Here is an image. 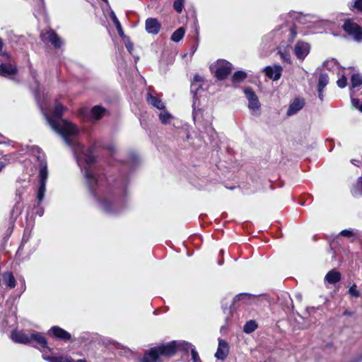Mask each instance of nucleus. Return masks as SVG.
<instances>
[{"mask_svg":"<svg viewBox=\"0 0 362 362\" xmlns=\"http://www.w3.org/2000/svg\"><path fill=\"white\" fill-rule=\"evenodd\" d=\"M341 236L351 238L354 235V233L351 229H345L340 232L339 233Z\"/></svg>","mask_w":362,"mask_h":362,"instance_id":"nucleus-40","label":"nucleus"},{"mask_svg":"<svg viewBox=\"0 0 362 362\" xmlns=\"http://www.w3.org/2000/svg\"><path fill=\"white\" fill-rule=\"evenodd\" d=\"M40 216H42L44 213V210L42 209H39L36 212Z\"/></svg>","mask_w":362,"mask_h":362,"instance_id":"nucleus-50","label":"nucleus"},{"mask_svg":"<svg viewBox=\"0 0 362 362\" xmlns=\"http://www.w3.org/2000/svg\"><path fill=\"white\" fill-rule=\"evenodd\" d=\"M40 37L44 42H50L56 48H59L63 45L62 40L51 29L42 32Z\"/></svg>","mask_w":362,"mask_h":362,"instance_id":"nucleus-9","label":"nucleus"},{"mask_svg":"<svg viewBox=\"0 0 362 362\" xmlns=\"http://www.w3.org/2000/svg\"><path fill=\"white\" fill-rule=\"evenodd\" d=\"M30 73H31V74L33 75V78H34V77H35V76H34V73H33V71L32 70L30 71Z\"/></svg>","mask_w":362,"mask_h":362,"instance_id":"nucleus-58","label":"nucleus"},{"mask_svg":"<svg viewBox=\"0 0 362 362\" xmlns=\"http://www.w3.org/2000/svg\"><path fill=\"white\" fill-rule=\"evenodd\" d=\"M174 349L167 343H162L145 351L140 362H163V358L173 356Z\"/></svg>","mask_w":362,"mask_h":362,"instance_id":"nucleus-3","label":"nucleus"},{"mask_svg":"<svg viewBox=\"0 0 362 362\" xmlns=\"http://www.w3.org/2000/svg\"><path fill=\"white\" fill-rule=\"evenodd\" d=\"M357 184L361 185V187L362 188V177H358V179H357Z\"/></svg>","mask_w":362,"mask_h":362,"instance_id":"nucleus-51","label":"nucleus"},{"mask_svg":"<svg viewBox=\"0 0 362 362\" xmlns=\"http://www.w3.org/2000/svg\"><path fill=\"white\" fill-rule=\"evenodd\" d=\"M348 293L354 298H358L360 296L359 291L356 289V285L353 284L349 289Z\"/></svg>","mask_w":362,"mask_h":362,"instance_id":"nucleus-38","label":"nucleus"},{"mask_svg":"<svg viewBox=\"0 0 362 362\" xmlns=\"http://www.w3.org/2000/svg\"><path fill=\"white\" fill-rule=\"evenodd\" d=\"M298 298H299V300H300L301 299V295L300 294L298 295Z\"/></svg>","mask_w":362,"mask_h":362,"instance_id":"nucleus-60","label":"nucleus"},{"mask_svg":"<svg viewBox=\"0 0 362 362\" xmlns=\"http://www.w3.org/2000/svg\"><path fill=\"white\" fill-rule=\"evenodd\" d=\"M185 0H175L173 3L174 9L179 13L182 11Z\"/></svg>","mask_w":362,"mask_h":362,"instance_id":"nucleus-36","label":"nucleus"},{"mask_svg":"<svg viewBox=\"0 0 362 362\" xmlns=\"http://www.w3.org/2000/svg\"><path fill=\"white\" fill-rule=\"evenodd\" d=\"M337 83L339 88H343L346 86V83H347L346 78L343 74L342 76L337 80Z\"/></svg>","mask_w":362,"mask_h":362,"instance_id":"nucleus-39","label":"nucleus"},{"mask_svg":"<svg viewBox=\"0 0 362 362\" xmlns=\"http://www.w3.org/2000/svg\"><path fill=\"white\" fill-rule=\"evenodd\" d=\"M203 81V77L199 75H194L193 77V81L192 82H197L201 83Z\"/></svg>","mask_w":362,"mask_h":362,"instance_id":"nucleus-46","label":"nucleus"},{"mask_svg":"<svg viewBox=\"0 0 362 362\" xmlns=\"http://www.w3.org/2000/svg\"><path fill=\"white\" fill-rule=\"evenodd\" d=\"M195 103H196V102L194 101L193 105H192V107H193L192 116H193V118L194 120L199 116V110H196Z\"/></svg>","mask_w":362,"mask_h":362,"instance_id":"nucleus-44","label":"nucleus"},{"mask_svg":"<svg viewBox=\"0 0 362 362\" xmlns=\"http://www.w3.org/2000/svg\"><path fill=\"white\" fill-rule=\"evenodd\" d=\"M282 59L288 63H291L290 55L286 52H279Z\"/></svg>","mask_w":362,"mask_h":362,"instance_id":"nucleus-42","label":"nucleus"},{"mask_svg":"<svg viewBox=\"0 0 362 362\" xmlns=\"http://www.w3.org/2000/svg\"><path fill=\"white\" fill-rule=\"evenodd\" d=\"M115 28H116V30L118 33V35H119V37L122 38L123 42L124 43L127 49L128 50V52L130 54H132V51L134 49V45L131 42L129 37L124 34L122 27V25L115 16Z\"/></svg>","mask_w":362,"mask_h":362,"instance_id":"nucleus-10","label":"nucleus"},{"mask_svg":"<svg viewBox=\"0 0 362 362\" xmlns=\"http://www.w3.org/2000/svg\"><path fill=\"white\" fill-rule=\"evenodd\" d=\"M342 28L351 39L358 42H362V28L353 20H346Z\"/></svg>","mask_w":362,"mask_h":362,"instance_id":"nucleus-6","label":"nucleus"},{"mask_svg":"<svg viewBox=\"0 0 362 362\" xmlns=\"http://www.w3.org/2000/svg\"><path fill=\"white\" fill-rule=\"evenodd\" d=\"M11 337L16 343H30V334H25L23 331L14 330L11 332Z\"/></svg>","mask_w":362,"mask_h":362,"instance_id":"nucleus-17","label":"nucleus"},{"mask_svg":"<svg viewBox=\"0 0 362 362\" xmlns=\"http://www.w3.org/2000/svg\"><path fill=\"white\" fill-rule=\"evenodd\" d=\"M114 349L115 353L117 352L118 354L121 356H127L130 353V350L128 348L124 347L121 344L116 343L115 341Z\"/></svg>","mask_w":362,"mask_h":362,"instance_id":"nucleus-33","label":"nucleus"},{"mask_svg":"<svg viewBox=\"0 0 362 362\" xmlns=\"http://www.w3.org/2000/svg\"><path fill=\"white\" fill-rule=\"evenodd\" d=\"M168 345L173 346L174 351L173 356L175 355L177 351L180 349L183 350L185 352H188L189 350L192 351V349H194V346L185 341H172L167 343Z\"/></svg>","mask_w":362,"mask_h":362,"instance_id":"nucleus-14","label":"nucleus"},{"mask_svg":"<svg viewBox=\"0 0 362 362\" xmlns=\"http://www.w3.org/2000/svg\"><path fill=\"white\" fill-rule=\"evenodd\" d=\"M351 91L355 88H362V75L359 74H354L351 78Z\"/></svg>","mask_w":362,"mask_h":362,"instance_id":"nucleus-27","label":"nucleus"},{"mask_svg":"<svg viewBox=\"0 0 362 362\" xmlns=\"http://www.w3.org/2000/svg\"><path fill=\"white\" fill-rule=\"evenodd\" d=\"M33 341H35L42 349H48L47 346V340L41 333L36 332L30 333V342Z\"/></svg>","mask_w":362,"mask_h":362,"instance_id":"nucleus-23","label":"nucleus"},{"mask_svg":"<svg viewBox=\"0 0 362 362\" xmlns=\"http://www.w3.org/2000/svg\"><path fill=\"white\" fill-rule=\"evenodd\" d=\"M191 355L192 360L193 361V362H201L199 354L197 351L195 350V349H192Z\"/></svg>","mask_w":362,"mask_h":362,"instance_id":"nucleus-41","label":"nucleus"},{"mask_svg":"<svg viewBox=\"0 0 362 362\" xmlns=\"http://www.w3.org/2000/svg\"><path fill=\"white\" fill-rule=\"evenodd\" d=\"M341 279V273L335 269H332L329 271L325 277V280L330 284H334L339 281H340Z\"/></svg>","mask_w":362,"mask_h":362,"instance_id":"nucleus-24","label":"nucleus"},{"mask_svg":"<svg viewBox=\"0 0 362 362\" xmlns=\"http://www.w3.org/2000/svg\"><path fill=\"white\" fill-rule=\"evenodd\" d=\"M103 14H104V16L106 19V23L107 24H106L105 22L103 23V25L105 26H106L107 30H108V33L110 34H111V31H110V29L108 28L109 25H110L111 23L113 22V11H112V9L110 8H109L108 9L105 10V7H103Z\"/></svg>","mask_w":362,"mask_h":362,"instance_id":"nucleus-26","label":"nucleus"},{"mask_svg":"<svg viewBox=\"0 0 362 362\" xmlns=\"http://www.w3.org/2000/svg\"><path fill=\"white\" fill-rule=\"evenodd\" d=\"M160 23L154 18H149L146 20L145 27L148 33L156 35L160 29Z\"/></svg>","mask_w":362,"mask_h":362,"instance_id":"nucleus-16","label":"nucleus"},{"mask_svg":"<svg viewBox=\"0 0 362 362\" xmlns=\"http://www.w3.org/2000/svg\"><path fill=\"white\" fill-rule=\"evenodd\" d=\"M354 91L351 90L350 92V96L351 99V105L356 109H358L361 112H362V103L360 102L359 99L354 98Z\"/></svg>","mask_w":362,"mask_h":362,"instance_id":"nucleus-35","label":"nucleus"},{"mask_svg":"<svg viewBox=\"0 0 362 362\" xmlns=\"http://www.w3.org/2000/svg\"><path fill=\"white\" fill-rule=\"evenodd\" d=\"M354 6L358 11H362V0H356Z\"/></svg>","mask_w":362,"mask_h":362,"instance_id":"nucleus-43","label":"nucleus"},{"mask_svg":"<svg viewBox=\"0 0 362 362\" xmlns=\"http://www.w3.org/2000/svg\"><path fill=\"white\" fill-rule=\"evenodd\" d=\"M47 175H48V173H47V167L46 166L42 167L40 170V173H39L40 187H39L38 191L45 193L46 181L47 179Z\"/></svg>","mask_w":362,"mask_h":362,"instance_id":"nucleus-25","label":"nucleus"},{"mask_svg":"<svg viewBox=\"0 0 362 362\" xmlns=\"http://www.w3.org/2000/svg\"><path fill=\"white\" fill-rule=\"evenodd\" d=\"M351 163H352L354 165H356V166H358V163H359V161H358V160H355V159H353V160H351Z\"/></svg>","mask_w":362,"mask_h":362,"instance_id":"nucleus-52","label":"nucleus"},{"mask_svg":"<svg viewBox=\"0 0 362 362\" xmlns=\"http://www.w3.org/2000/svg\"><path fill=\"white\" fill-rule=\"evenodd\" d=\"M44 197H45V193L44 192L37 191V198L38 199V202H39L38 204H39L43 200Z\"/></svg>","mask_w":362,"mask_h":362,"instance_id":"nucleus-45","label":"nucleus"},{"mask_svg":"<svg viewBox=\"0 0 362 362\" xmlns=\"http://www.w3.org/2000/svg\"><path fill=\"white\" fill-rule=\"evenodd\" d=\"M208 133H210L211 134H212L214 133L215 134L214 129L212 127H209ZM211 136H213V135H211Z\"/></svg>","mask_w":362,"mask_h":362,"instance_id":"nucleus-53","label":"nucleus"},{"mask_svg":"<svg viewBox=\"0 0 362 362\" xmlns=\"http://www.w3.org/2000/svg\"><path fill=\"white\" fill-rule=\"evenodd\" d=\"M323 66L327 70L332 72H336L337 74H340V71L341 69L338 62L334 58L327 59L323 63Z\"/></svg>","mask_w":362,"mask_h":362,"instance_id":"nucleus-21","label":"nucleus"},{"mask_svg":"<svg viewBox=\"0 0 362 362\" xmlns=\"http://www.w3.org/2000/svg\"><path fill=\"white\" fill-rule=\"evenodd\" d=\"M3 280L5 284L12 288L16 286V280L11 272H6L3 274Z\"/></svg>","mask_w":362,"mask_h":362,"instance_id":"nucleus-28","label":"nucleus"},{"mask_svg":"<svg viewBox=\"0 0 362 362\" xmlns=\"http://www.w3.org/2000/svg\"><path fill=\"white\" fill-rule=\"evenodd\" d=\"M42 358L44 360L49 361V362H86L85 360L79 359L76 361L71 360L69 358L67 357H62V356H53L48 355L45 350L42 351Z\"/></svg>","mask_w":362,"mask_h":362,"instance_id":"nucleus-18","label":"nucleus"},{"mask_svg":"<svg viewBox=\"0 0 362 362\" xmlns=\"http://www.w3.org/2000/svg\"><path fill=\"white\" fill-rule=\"evenodd\" d=\"M258 298L259 296L256 295H252L247 293H240L234 298L233 303L231 306H233V308H235V304L238 302H241L243 304H250L252 303H255Z\"/></svg>","mask_w":362,"mask_h":362,"instance_id":"nucleus-12","label":"nucleus"},{"mask_svg":"<svg viewBox=\"0 0 362 362\" xmlns=\"http://www.w3.org/2000/svg\"><path fill=\"white\" fill-rule=\"evenodd\" d=\"M323 90H324L317 89V91H318V97H319V98H320V100L321 101H322V100H323V97H324V95H323Z\"/></svg>","mask_w":362,"mask_h":362,"instance_id":"nucleus-48","label":"nucleus"},{"mask_svg":"<svg viewBox=\"0 0 362 362\" xmlns=\"http://www.w3.org/2000/svg\"><path fill=\"white\" fill-rule=\"evenodd\" d=\"M229 353V346L228 343L221 339H218V346L215 354V357L221 361H224Z\"/></svg>","mask_w":362,"mask_h":362,"instance_id":"nucleus-13","label":"nucleus"},{"mask_svg":"<svg viewBox=\"0 0 362 362\" xmlns=\"http://www.w3.org/2000/svg\"><path fill=\"white\" fill-rule=\"evenodd\" d=\"M310 45L304 42H298L294 47V54L296 57L303 60L310 52Z\"/></svg>","mask_w":362,"mask_h":362,"instance_id":"nucleus-11","label":"nucleus"},{"mask_svg":"<svg viewBox=\"0 0 362 362\" xmlns=\"http://www.w3.org/2000/svg\"><path fill=\"white\" fill-rule=\"evenodd\" d=\"M54 337L67 341L71 339V334L59 327L54 326L49 331Z\"/></svg>","mask_w":362,"mask_h":362,"instance_id":"nucleus-20","label":"nucleus"},{"mask_svg":"<svg viewBox=\"0 0 362 362\" xmlns=\"http://www.w3.org/2000/svg\"><path fill=\"white\" fill-rule=\"evenodd\" d=\"M290 35L292 39H293L296 35V31L295 30V28L293 27L290 28Z\"/></svg>","mask_w":362,"mask_h":362,"instance_id":"nucleus-47","label":"nucleus"},{"mask_svg":"<svg viewBox=\"0 0 362 362\" xmlns=\"http://www.w3.org/2000/svg\"><path fill=\"white\" fill-rule=\"evenodd\" d=\"M39 105L52 129L59 134L65 142L71 147L78 165L83 174L85 182L97 201L99 208L104 212H111L112 206V177L110 176L107 178L104 174L95 177L93 167L96 160L93 153L94 147H86L76 141L79 129L73 123L61 118L64 111V107L62 105L59 103L55 105L52 116L47 114L42 105L40 104Z\"/></svg>","mask_w":362,"mask_h":362,"instance_id":"nucleus-1","label":"nucleus"},{"mask_svg":"<svg viewBox=\"0 0 362 362\" xmlns=\"http://www.w3.org/2000/svg\"><path fill=\"white\" fill-rule=\"evenodd\" d=\"M185 33V30L184 28L180 27L177 29L171 35V40L173 42H180L184 37Z\"/></svg>","mask_w":362,"mask_h":362,"instance_id":"nucleus-29","label":"nucleus"},{"mask_svg":"<svg viewBox=\"0 0 362 362\" xmlns=\"http://www.w3.org/2000/svg\"><path fill=\"white\" fill-rule=\"evenodd\" d=\"M210 69L214 72L218 80H223L230 74L233 66L228 61L219 59L214 64H212Z\"/></svg>","mask_w":362,"mask_h":362,"instance_id":"nucleus-5","label":"nucleus"},{"mask_svg":"<svg viewBox=\"0 0 362 362\" xmlns=\"http://www.w3.org/2000/svg\"><path fill=\"white\" fill-rule=\"evenodd\" d=\"M2 57L8 62H3L0 60V75L4 77L11 78L17 71L15 65H13L10 60L9 56L7 54H3Z\"/></svg>","mask_w":362,"mask_h":362,"instance_id":"nucleus-8","label":"nucleus"},{"mask_svg":"<svg viewBox=\"0 0 362 362\" xmlns=\"http://www.w3.org/2000/svg\"><path fill=\"white\" fill-rule=\"evenodd\" d=\"M344 315H350V313H349V312H348V311H345V312H344Z\"/></svg>","mask_w":362,"mask_h":362,"instance_id":"nucleus-57","label":"nucleus"},{"mask_svg":"<svg viewBox=\"0 0 362 362\" xmlns=\"http://www.w3.org/2000/svg\"><path fill=\"white\" fill-rule=\"evenodd\" d=\"M115 161L117 160V156H116V153L115 152V157H114Z\"/></svg>","mask_w":362,"mask_h":362,"instance_id":"nucleus-56","label":"nucleus"},{"mask_svg":"<svg viewBox=\"0 0 362 362\" xmlns=\"http://www.w3.org/2000/svg\"><path fill=\"white\" fill-rule=\"evenodd\" d=\"M201 88H202L201 83H197V82H192L190 90H191V93H193V95H194V100H195V98H196V95H197L198 91Z\"/></svg>","mask_w":362,"mask_h":362,"instance_id":"nucleus-37","label":"nucleus"},{"mask_svg":"<svg viewBox=\"0 0 362 362\" xmlns=\"http://www.w3.org/2000/svg\"><path fill=\"white\" fill-rule=\"evenodd\" d=\"M307 17L310 18V16H301L300 17V21L303 23H307V20L305 19Z\"/></svg>","mask_w":362,"mask_h":362,"instance_id":"nucleus-49","label":"nucleus"},{"mask_svg":"<svg viewBox=\"0 0 362 362\" xmlns=\"http://www.w3.org/2000/svg\"><path fill=\"white\" fill-rule=\"evenodd\" d=\"M257 328V324L255 320H250L247 322L244 327L243 331L247 334H250Z\"/></svg>","mask_w":362,"mask_h":362,"instance_id":"nucleus-32","label":"nucleus"},{"mask_svg":"<svg viewBox=\"0 0 362 362\" xmlns=\"http://www.w3.org/2000/svg\"><path fill=\"white\" fill-rule=\"evenodd\" d=\"M247 76L246 72L243 71H235L232 76V81L233 83H240L243 81Z\"/></svg>","mask_w":362,"mask_h":362,"instance_id":"nucleus-30","label":"nucleus"},{"mask_svg":"<svg viewBox=\"0 0 362 362\" xmlns=\"http://www.w3.org/2000/svg\"><path fill=\"white\" fill-rule=\"evenodd\" d=\"M218 264H219V265H222V264H223V262L219 261V262H218Z\"/></svg>","mask_w":362,"mask_h":362,"instance_id":"nucleus-59","label":"nucleus"},{"mask_svg":"<svg viewBox=\"0 0 362 362\" xmlns=\"http://www.w3.org/2000/svg\"><path fill=\"white\" fill-rule=\"evenodd\" d=\"M5 165L3 162L0 161V172L4 169Z\"/></svg>","mask_w":362,"mask_h":362,"instance_id":"nucleus-54","label":"nucleus"},{"mask_svg":"<svg viewBox=\"0 0 362 362\" xmlns=\"http://www.w3.org/2000/svg\"><path fill=\"white\" fill-rule=\"evenodd\" d=\"M122 163V169L118 177L115 179V206L121 204L123 206L127 194L129 174L139 166L140 159L135 153L130 152Z\"/></svg>","mask_w":362,"mask_h":362,"instance_id":"nucleus-2","label":"nucleus"},{"mask_svg":"<svg viewBox=\"0 0 362 362\" xmlns=\"http://www.w3.org/2000/svg\"><path fill=\"white\" fill-rule=\"evenodd\" d=\"M146 100L148 103L158 110H164L165 106L161 100L154 95L152 92L149 91L146 94Z\"/></svg>","mask_w":362,"mask_h":362,"instance_id":"nucleus-19","label":"nucleus"},{"mask_svg":"<svg viewBox=\"0 0 362 362\" xmlns=\"http://www.w3.org/2000/svg\"><path fill=\"white\" fill-rule=\"evenodd\" d=\"M304 106V102L298 98L295 99L293 103L289 105L287 110V115L292 116L296 114Z\"/></svg>","mask_w":362,"mask_h":362,"instance_id":"nucleus-22","label":"nucleus"},{"mask_svg":"<svg viewBox=\"0 0 362 362\" xmlns=\"http://www.w3.org/2000/svg\"><path fill=\"white\" fill-rule=\"evenodd\" d=\"M264 71L267 77L272 78L274 81H277L281 76L282 68L279 65L266 66L264 68Z\"/></svg>","mask_w":362,"mask_h":362,"instance_id":"nucleus-15","label":"nucleus"},{"mask_svg":"<svg viewBox=\"0 0 362 362\" xmlns=\"http://www.w3.org/2000/svg\"><path fill=\"white\" fill-rule=\"evenodd\" d=\"M105 109L103 107L95 105L90 110L88 107H82L79 110V115L83 120L95 123L105 115Z\"/></svg>","mask_w":362,"mask_h":362,"instance_id":"nucleus-4","label":"nucleus"},{"mask_svg":"<svg viewBox=\"0 0 362 362\" xmlns=\"http://www.w3.org/2000/svg\"><path fill=\"white\" fill-rule=\"evenodd\" d=\"M4 43L2 40L0 38V52L2 51Z\"/></svg>","mask_w":362,"mask_h":362,"instance_id":"nucleus-55","label":"nucleus"},{"mask_svg":"<svg viewBox=\"0 0 362 362\" xmlns=\"http://www.w3.org/2000/svg\"><path fill=\"white\" fill-rule=\"evenodd\" d=\"M159 114V119L164 124H169L172 118V115L165 109Z\"/></svg>","mask_w":362,"mask_h":362,"instance_id":"nucleus-34","label":"nucleus"},{"mask_svg":"<svg viewBox=\"0 0 362 362\" xmlns=\"http://www.w3.org/2000/svg\"><path fill=\"white\" fill-rule=\"evenodd\" d=\"M329 83V77L327 74H321L320 75L317 83V89L324 90Z\"/></svg>","mask_w":362,"mask_h":362,"instance_id":"nucleus-31","label":"nucleus"},{"mask_svg":"<svg viewBox=\"0 0 362 362\" xmlns=\"http://www.w3.org/2000/svg\"><path fill=\"white\" fill-rule=\"evenodd\" d=\"M247 100H248V108L253 115H260V103L258 97L250 87H246L243 89Z\"/></svg>","mask_w":362,"mask_h":362,"instance_id":"nucleus-7","label":"nucleus"}]
</instances>
